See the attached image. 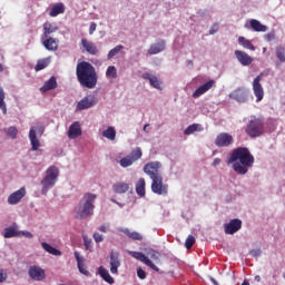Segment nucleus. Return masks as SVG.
I'll return each instance as SVG.
<instances>
[{
    "label": "nucleus",
    "instance_id": "nucleus-60",
    "mask_svg": "<svg viewBox=\"0 0 285 285\" xmlns=\"http://www.w3.org/2000/svg\"><path fill=\"white\" fill-rule=\"evenodd\" d=\"M255 282H262V276L256 275V276H255Z\"/></svg>",
    "mask_w": 285,
    "mask_h": 285
},
{
    "label": "nucleus",
    "instance_id": "nucleus-2",
    "mask_svg": "<svg viewBox=\"0 0 285 285\" xmlns=\"http://www.w3.org/2000/svg\"><path fill=\"white\" fill-rule=\"evenodd\" d=\"M76 76L78 82L82 88H88L89 90H92V88L97 87V81L99 77L97 76V70L90 62H78L76 67Z\"/></svg>",
    "mask_w": 285,
    "mask_h": 285
},
{
    "label": "nucleus",
    "instance_id": "nucleus-35",
    "mask_svg": "<svg viewBox=\"0 0 285 285\" xmlns=\"http://www.w3.org/2000/svg\"><path fill=\"white\" fill-rule=\"evenodd\" d=\"M120 233H124L125 235H127V237H129V239H134L135 242H141V239H144V236L141 234H139L138 232H130V229L128 228H121Z\"/></svg>",
    "mask_w": 285,
    "mask_h": 285
},
{
    "label": "nucleus",
    "instance_id": "nucleus-56",
    "mask_svg": "<svg viewBox=\"0 0 285 285\" xmlns=\"http://www.w3.org/2000/svg\"><path fill=\"white\" fill-rule=\"evenodd\" d=\"M249 255H250L252 257H261V255H262V249H252V250L249 252Z\"/></svg>",
    "mask_w": 285,
    "mask_h": 285
},
{
    "label": "nucleus",
    "instance_id": "nucleus-23",
    "mask_svg": "<svg viewBox=\"0 0 285 285\" xmlns=\"http://www.w3.org/2000/svg\"><path fill=\"white\" fill-rule=\"evenodd\" d=\"M73 255L77 262L79 273H81V275H85L86 277H90V272H88V269L86 268V264H83L85 259L81 254H79V252H75Z\"/></svg>",
    "mask_w": 285,
    "mask_h": 285
},
{
    "label": "nucleus",
    "instance_id": "nucleus-16",
    "mask_svg": "<svg viewBox=\"0 0 285 285\" xmlns=\"http://www.w3.org/2000/svg\"><path fill=\"white\" fill-rule=\"evenodd\" d=\"M230 144H233V135L228 132H222L215 139V145L218 148H228Z\"/></svg>",
    "mask_w": 285,
    "mask_h": 285
},
{
    "label": "nucleus",
    "instance_id": "nucleus-7",
    "mask_svg": "<svg viewBox=\"0 0 285 285\" xmlns=\"http://www.w3.org/2000/svg\"><path fill=\"white\" fill-rule=\"evenodd\" d=\"M151 193H154V195H159L160 197H166L168 195V184L164 183V176L151 180Z\"/></svg>",
    "mask_w": 285,
    "mask_h": 285
},
{
    "label": "nucleus",
    "instance_id": "nucleus-44",
    "mask_svg": "<svg viewBox=\"0 0 285 285\" xmlns=\"http://www.w3.org/2000/svg\"><path fill=\"white\" fill-rule=\"evenodd\" d=\"M124 46L122 45H118L116 46L114 49H111L108 55H107V59H112L114 57H117V55H119V52H121V50H124Z\"/></svg>",
    "mask_w": 285,
    "mask_h": 285
},
{
    "label": "nucleus",
    "instance_id": "nucleus-61",
    "mask_svg": "<svg viewBox=\"0 0 285 285\" xmlns=\"http://www.w3.org/2000/svg\"><path fill=\"white\" fill-rule=\"evenodd\" d=\"M148 124L144 126V132H148L147 128H148Z\"/></svg>",
    "mask_w": 285,
    "mask_h": 285
},
{
    "label": "nucleus",
    "instance_id": "nucleus-63",
    "mask_svg": "<svg viewBox=\"0 0 285 285\" xmlns=\"http://www.w3.org/2000/svg\"><path fill=\"white\" fill-rule=\"evenodd\" d=\"M0 72H3V65L0 63Z\"/></svg>",
    "mask_w": 285,
    "mask_h": 285
},
{
    "label": "nucleus",
    "instance_id": "nucleus-11",
    "mask_svg": "<svg viewBox=\"0 0 285 285\" xmlns=\"http://www.w3.org/2000/svg\"><path fill=\"white\" fill-rule=\"evenodd\" d=\"M28 276L30 279H33V282H43V279H46V269L39 265H31L28 268Z\"/></svg>",
    "mask_w": 285,
    "mask_h": 285
},
{
    "label": "nucleus",
    "instance_id": "nucleus-5",
    "mask_svg": "<svg viewBox=\"0 0 285 285\" xmlns=\"http://www.w3.org/2000/svg\"><path fill=\"white\" fill-rule=\"evenodd\" d=\"M246 134L249 137H261V135H264V120L252 117L247 124Z\"/></svg>",
    "mask_w": 285,
    "mask_h": 285
},
{
    "label": "nucleus",
    "instance_id": "nucleus-46",
    "mask_svg": "<svg viewBox=\"0 0 285 285\" xmlns=\"http://www.w3.org/2000/svg\"><path fill=\"white\" fill-rule=\"evenodd\" d=\"M276 57L281 63H285V49L284 47H278L276 49Z\"/></svg>",
    "mask_w": 285,
    "mask_h": 285
},
{
    "label": "nucleus",
    "instance_id": "nucleus-6",
    "mask_svg": "<svg viewBox=\"0 0 285 285\" xmlns=\"http://www.w3.org/2000/svg\"><path fill=\"white\" fill-rule=\"evenodd\" d=\"M142 155L144 153L141 151V148L137 147L130 153V155L121 158L119 164L121 168H130L135 161H139V159H141Z\"/></svg>",
    "mask_w": 285,
    "mask_h": 285
},
{
    "label": "nucleus",
    "instance_id": "nucleus-14",
    "mask_svg": "<svg viewBox=\"0 0 285 285\" xmlns=\"http://www.w3.org/2000/svg\"><path fill=\"white\" fill-rule=\"evenodd\" d=\"M226 235H235V233L242 230V219L234 218L224 225Z\"/></svg>",
    "mask_w": 285,
    "mask_h": 285
},
{
    "label": "nucleus",
    "instance_id": "nucleus-29",
    "mask_svg": "<svg viewBox=\"0 0 285 285\" xmlns=\"http://www.w3.org/2000/svg\"><path fill=\"white\" fill-rule=\"evenodd\" d=\"M3 237L4 239H12V237H20V232L17 227V224H13V226H10V227H6Z\"/></svg>",
    "mask_w": 285,
    "mask_h": 285
},
{
    "label": "nucleus",
    "instance_id": "nucleus-25",
    "mask_svg": "<svg viewBox=\"0 0 285 285\" xmlns=\"http://www.w3.org/2000/svg\"><path fill=\"white\" fill-rule=\"evenodd\" d=\"M166 50V41L158 40L156 43L150 45L148 49V55H159Z\"/></svg>",
    "mask_w": 285,
    "mask_h": 285
},
{
    "label": "nucleus",
    "instance_id": "nucleus-21",
    "mask_svg": "<svg viewBox=\"0 0 285 285\" xmlns=\"http://www.w3.org/2000/svg\"><path fill=\"white\" fill-rule=\"evenodd\" d=\"M29 140L31 145V150L35 153L41 148V141L37 138V127H31L29 130Z\"/></svg>",
    "mask_w": 285,
    "mask_h": 285
},
{
    "label": "nucleus",
    "instance_id": "nucleus-49",
    "mask_svg": "<svg viewBox=\"0 0 285 285\" xmlns=\"http://www.w3.org/2000/svg\"><path fill=\"white\" fill-rule=\"evenodd\" d=\"M20 236L22 235V237H26L27 239H32V237H35V235H32V233L28 232V230H19Z\"/></svg>",
    "mask_w": 285,
    "mask_h": 285
},
{
    "label": "nucleus",
    "instance_id": "nucleus-17",
    "mask_svg": "<svg viewBox=\"0 0 285 285\" xmlns=\"http://www.w3.org/2000/svg\"><path fill=\"white\" fill-rule=\"evenodd\" d=\"M26 197V187H21L20 189L13 191L8 196L7 203L9 206H17L21 199Z\"/></svg>",
    "mask_w": 285,
    "mask_h": 285
},
{
    "label": "nucleus",
    "instance_id": "nucleus-45",
    "mask_svg": "<svg viewBox=\"0 0 285 285\" xmlns=\"http://www.w3.org/2000/svg\"><path fill=\"white\" fill-rule=\"evenodd\" d=\"M107 79H117V67L109 66L106 71Z\"/></svg>",
    "mask_w": 285,
    "mask_h": 285
},
{
    "label": "nucleus",
    "instance_id": "nucleus-43",
    "mask_svg": "<svg viewBox=\"0 0 285 285\" xmlns=\"http://www.w3.org/2000/svg\"><path fill=\"white\" fill-rule=\"evenodd\" d=\"M145 253H146V257L154 259L155 262H157V259H159V257H161V254H159V252H157L153 248L146 249Z\"/></svg>",
    "mask_w": 285,
    "mask_h": 285
},
{
    "label": "nucleus",
    "instance_id": "nucleus-12",
    "mask_svg": "<svg viewBox=\"0 0 285 285\" xmlns=\"http://www.w3.org/2000/svg\"><path fill=\"white\" fill-rule=\"evenodd\" d=\"M262 77H264V75L259 73L253 80V92H254V97H256L257 102L264 99V87L262 86V82H259L262 81Z\"/></svg>",
    "mask_w": 285,
    "mask_h": 285
},
{
    "label": "nucleus",
    "instance_id": "nucleus-28",
    "mask_svg": "<svg viewBox=\"0 0 285 285\" xmlns=\"http://www.w3.org/2000/svg\"><path fill=\"white\" fill-rule=\"evenodd\" d=\"M127 190H130V185L128 183L118 181L112 185V191L116 193V195H125Z\"/></svg>",
    "mask_w": 285,
    "mask_h": 285
},
{
    "label": "nucleus",
    "instance_id": "nucleus-20",
    "mask_svg": "<svg viewBox=\"0 0 285 285\" xmlns=\"http://www.w3.org/2000/svg\"><path fill=\"white\" fill-rule=\"evenodd\" d=\"M41 43L46 50H49V52H56V50L59 48V39L57 38L47 37L41 39Z\"/></svg>",
    "mask_w": 285,
    "mask_h": 285
},
{
    "label": "nucleus",
    "instance_id": "nucleus-32",
    "mask_svg": "<svg viewBox=\"0 0 285 285\" xmlns=\"http://www.w3.org/2000/svg\"><path fill=\"white\" fill-rule=\"evenodd\" d=\"M249 27L252 30H254V32H266V30H268V27L262 24V22L256 19L249 20Z\"/></svg>",
    "mask_w": 285,
    "mask_h": 285
},
{
    "label": "nucleus",
    "instance_id": "nucleus-51",
    "mask_svg": "<svg viewBox=\"0 0 285 285\" xmlns=\"http://www.w3.org/2000/svg\"><path fill=\"white\" fill-rule=\"evenodd\" d=\"M137 276L139 277V279H146V271H144L141 267H138Z\"/></svg>",
    "mask_w": 285,
    "mask_h": 285
},
{
    "label": "nucleus",
    "instance_id": "nucleus-13",
    "mask_svg": "<svg viewBox=\"0 0 285 285\" xmlns=\"http://www.w3.org/2000/svg\"><path fill=\"white\" fill-rule=\"evenodd\" d=\"M141 78L145 79L146 81H149V85L151 86V88H155L156 90H163L164 89V82L161 81V79H159V77L150 73V72H144L141 75Z\"/></svg>",
    "mask_w": 285,
    "mask_h": 285
},
{
    "label": "nucleus",
    "instance_id": "nucleus-59",
    "mask_svg": "<svg viewBox=\"0 0 285 285\" xmlns=\"http://www.w3.org/2000/svg\"><path fill=\"white\" fill-rule=\"evenodd\" d=\"M110 202H112V204H117V206H119L120 208H124V204L115 200V198H111Z\"/></svg>",
    "mask_w": 285,
    "mask_h": 285
},
{
    "label": "nucleus",
    "instance_id": "nucleus-40",
    "mask_svg": "<svg viewBox=\"0 0 285 285\" xmlns=\"http://www.w3.org/2000/svg\"><path fill=\"white\" fill-rule=\"evenodd\" d=\"M238 43H239V46L245 48V50H252V51L255 50V46L253 45V42H250V40H248L242 36L238 38Z\"/></svg>",
    "mask_w": 285,
    "mask_h": 285
},
{
    "label": "nucleus",
    "instance_id": "nucleus-54",
    "mask_svg": "<svg viewBox=\"0 0 285 285\" xmlns=\"http://www.w3.org/2000/svg\"><path fill=\"white\" fill-rule=\"evenodd\" d=\"M266 41H275V31H271L267 35H265Z\"/></svg>",
    "mask_w": 285,
    "mask_h": 285
},
{
    "label": "nucleus",
    "instance_id": "nucleus-33",
    "mask_svg": "<svg viewBox=\"0 0 285 285\" xmlns=\"http://www.w3.org/2000/svg\"><path fill=\"white\" fill-rule=\"evenodd\" d=\"M136 194L138 197H146V179L139 178L136 183Z\"/></svg>",
    "mask_w": 285,
    "mask_h": 285
},
{
    "label": "nucleus",
    "instance_id": "nucleus-58",
    "mask_svg": "<svg viewBox=\"0 0 285 285\" xmlns=\"http://www.w3.org/2000/svg\"><path fill=\"white\" fill-rule=\"evenodd\" d=\"M219 164H222V159L215 158L214 161L212 163V166L216 167V166H219Z\"/></svg>",
    "mask_w": 285,
    "mask_h": 285
},
{
    "label": "nucleus",
    "instance_id": "nucleus-39",
    "mask_svg": "<svg viewBox=\"0 0 285 285\" xmlns=\"http://www.w3.org/2000/svg\"><path fill=\"white\" fill-rule=\"evenodd\" d=\"M99 275H100V277H102V279L105 282H107V284H115V278H112V276H110V273L108 272V269L100 267Z\"/></svg>",
    "mask_w": 285,
    "mask_h": 285
},
{
    "label": "nucleus",
    "instance_id": "nucleus-50",
    "mask_svg": "<svg viewBox=\"0 0 285 285\" xmlns=\"http://www.w3.org/2000/svg\"><path fill=\"white\" fill-rule=\"evenodd\" d=\"M94 239H95L96 244H101V242H104V235H101L99 233H95Z\"/></svg>",
    "mask_w": 285,
    "mask_h": 285
},
{
    "label": "nucleus",
    "instance_id": "nucleus-41",
    "mask_svg": "<svg viewBox=\"0 0 285 285\" xmlns=\"http://www.w3.org/2000/svg\"><path fill=\"white\" fill-rule=\"evenodd\" d=\"M48 66H50V58H45L42 60H38L35 70L36 72H39L40 70L48 68Z\"/></svg>",
    "mask_w": 285,
    "mask_h": 285
},
{
    "label": "nucleus",
    "instance_id": "nucleus-9",
    "mask_svg": "<svg viewBox=\"0 0 285 285\" xmlns=\"http://www.w3.org/2000/svg\"><path fill=\"white\" fill-rule=\"evenodd\" d=\"M128 254L130 255V257H134V259H137L138 262L145 264V266L151 268V271H156V273H159V267H157V265H155V263H153V261H150V258H148L146 254L132 250H129Z\"/></svg>",
    "mask_w": 285,
    "mask_h": 285
},
{
    "label": "nucleus",
    "instance_id": "nucleus-48",
    "mask_svg": "<svg viewBox=\"0 0 285 285\" xmlns=\"http://www.w3.org/2000/svg\"><path fill=\"white\" fill-rule=\"evenodd\" d=\"M82 239L86 250H92V239L88 238V236H83Z\"/></svg>",
    "mask_w": 285,
    "mask_h": 285
},
{
    "label": "nucleus",
    "instance_id": "nucleus-52",
    "mask_svg": "<svg viewBox=\"0 0 285 285\" xmlns=\"http://www.w3.org/2000/svg\"><path fill=\"white\" fill-rule=\"evenodd\" d=\"M219 31V23H214L209 29V35H216Z\"/></svg>",
    "mask_w": 285,
    "mask_h": 285
},
{
    "label": "nucleus",
    "instance_id": "nucleus-38",
    "mask_svg": "<svg viewBox=\"0 0 285 285\" xmlns=\"http://www.w3.org/2000/svg\"><path fill=\"white\" fill-rule=\"evenodd\" d=\"M0 110H2V115H8V106L6 105V91L3 87H0Z\"/></svg>",
    "mask_w": 285,
    "mask_h": 285
},
{
    "label": "nucleus",
    "instance_id": "nucleus-15",
    "mask_svg": "<svg viewBox=\"0 0 285 285\" xmlns=\"http://www.w3.org/2000/svg\"><path fill=\"white\" fill-rule=\"evenodd\" d=\"M94 106H97V99L95 96L89 95L78 101L76 110H88V108H92Z\"/></svg>",
    "mask_w": 285,
    "mask_h": 285
},
{
    "label": "nucleus",
    "instance_id": "nucleus-31",
    "mask_svg": "<svg viewBox=\"0 0 285 285\" xmlns=\"http://www.w3.org/2000/svg\"><path fill=\"white\" fill-rule=\"evenodd\" d=\"M55 88H57V78L52 76L49 80L45 81L40 92H48L49 90H55Z\"/></svg>",
    "mask_w": 285,
    "mask_h": 285
},
{
    "label": "nucleus",
    "instance_id": "nucleus-62",
    "mask_svg": "<svg viewBox=\"0 0 285 285\" xmlns=\"http://www.w3.org/2000/svg\"><path fill=\"white\" fill-rule=\"evenodd\" d=\"M242 285H250V283H248V281H244Z\"/></svg>",
    "mask_w": 285,
    "mask_h": 285
},
{
    "label": "nucleus",
    "instance_id": "nucleus-34",
    "mask_svg": "<svg viewBox=\"0 0 285 285\" xmlns=\"http://www.w3.org/2000/svg\"><path fill=\"white\" fill-rule=\"evenodd\" d=\"M41 247L43 248V250H46V253H49V255H55V257H61V250L57 249L52 245L42 242Z\"/></svg>",
    "mask_w": 285,
    "mask_h": 285
},
{
    "label": "nucleus",
    "instance_id": "nucleus-36",
    "mask_svg": "<svg viewBox=\"0 0 285 285\" xmlns=\"http://www.w3.org/2000/svg\"><path fill=\"white\" fill-rule=\"evenodd\" d=\"M194 132H204V126L200 124H191L185 130L184 135H193Z\"/></svg>",
    "mask_w": 285,
    "mask_h": 285
},
{
    "label": "nucleus",
    "instance_id": "nucleus-19",
    "mask_svg": "<svg viewBox=\"0 0 285 285\" xmlns=\"http://www.w3.org/2000/svg\"><path fill=\"white\" fill-rule=\"evenodd\" d=\"M110 273L111 275H117L119 266H121V261L119 259V253L111 250L110 253Z\"/></svg>",
    "mask_w": 285,
    "mask_h": 285
},
{
    "label": "nucleus",
    "instance_id": "nucleus-18",
    "mask_svg": "<svg viewBox=\"0 0 285 285\" xmlns=\"http://www.w3.org/2000/svg\"><path fill=\"white\" fill-rule=\"evenodd\" d=\"M212 88H215V80H208L207 82H205L204 85L199 86L191 95V97L194 99H199V97H202V95H206V92H208V90H210Z\"/></svg>",
    "mask_w": 285,
    "mask_h": 285
},
{
    "label": "nucleus",
    "instance_id": "nucleus-4",
    "mask_svg": "<svg viewBox=\"0 0 285 285\" xmlns=\"http://www.w3.org/2000/svg\"><path fill=\"white\" fill-rule=\"evenodd\" d=\"M58 179H59V167L55 165L49 166L46 169L45 177L41 180V186H42L41 194L47 195L48 190H50L51 188H55V184H57Z\"/></svg>",
    "mask_w": 285,
    "mask_h": 285
},
{
    "label": "nucleus",
    "instance_id": "nucleus-27",
    "mask_svg": "<svg viewBox=\"0 0 285 285\" xmlns=\"http://www.w3.org/2000/svg\"><path fill=\"white\" fill-rule=\"evenodd\" d=\"M81 46L83 50L88 52V55H97V52H99V49H97L95 42L88 41L86 38L81 39Z\"/></svg>",
    "mask_w": 285,
    "mask_h": 285
},
{
    "label": "nucleus",
    "instance_id": "nucleus-42",
    "mask_svg": "<svg viewBox=\"0 0 285 285\" xmlns=\"http://www.w3.org/2000/svg\"><path fill=\"white\" fill-rule=\"evenodd\" d=\"M4 132L7 135V137H9V139H16L17 135H19V129H17V127L11 126L4 129Z\"/></svg>",
    "mask_w": 285,
    "mask_h": 285
},
{
    "label": "nucleus",
    "instance_id": "nucleus-26",
    "mask_svg": "<svg viewBox=\"0 0 285 285\" xmlns=\"http://www.w3.org/2000/svg\"><path fill=\"white\" fill-rule=\"evenodd\" d=\"M43 32L41 35V39H48V37H50V35L57 32V30H59V27H57V24L55 23H50V22H45L43 26Z\"/></svg>",
    "mask_w": 285,
    "mask_h": 285
},
{
    "label": "nucleus",
    "instance_id": "nucleus-1",
    "mask_svg": "<svg viewBox=\"0 0 285 285\" xmlns=\"http://www.w3.org/2000/svg\"><path fill=\"white\" fill-rule=\"evenodd\" d=\"M227 164H232L234 173L237 175H246L249 168L255 164V157L246 147H238L232 151L227 159Z\"/></svg>",
    "mask_w": 285,
    "mask_h": 285
},
{
    "label": "nucleus",
    "instance_id": "nucleus-8",
    "mask_svg": "<svg viewBox=\"0 0 285 285\" xmlns=\"http://www.w3.org/2000/svg\"><path fill=\"white\" fill-rule=\"evenodd\" d=\"M161 168V164L159 161H151L144 166V173L145 175H148V177L153 180L159 179L161 176V173L159 169Z\"/></svg>",
    "mask_w": 285,
    "mask_h": 285
},
{
    "label": "nucleus",
    "instance_id": "nucleus-53",
    "mask_svg": "<svg viewBox=\"0 0 285 285\" xmlns=\"http://www.w3.org/2000/svg\"><path fill=\"white\" fill-rule=\"evenodd\" d=\"M8 279V273L4 269H0V284H3Z\"/></svg>",
    "mask_w": 285,
    "mask_h": 285
},
{
    "label": "nucleus",
    "instance_id": "nucleus-22",
    "mask_svg": "<svg viewBox=\"0 0 285 285\" xmlns=\"http://www.w3.org/2000/svg\"><path fill=\"white\" fill-rule=\"evenodd\" d=\"M234 55L240 66H250L253 63V57L248 56L246 51L236 50Z\"/></svg>",
    "mask_w": 285,
    "mask_h": 285
},
{
    "label": "nucleus",
    "instance_id": "nucleus-30",
    "mask_svg": "<svg viewBox=\"0 0 285 285\" xmlns=\"http://www.w3.org/2000/svg\"><path fill=\"white\" fill-rule=\"evenodd\" d=\"M65 12L66 6L62 2H58L50 9L49 17H59V14H63Z\"/></svg>",
    "mask_w": 285,
    "mask_h": 285
},
{
    "label": "nucleus",
    "instance_id": "nucleus-3",
    "mask_svg": "<svg viewBox=\"0 0 285 285\" xmlns=\"http://www.w3.org/2000/svg\"><path fill=\"white\" fill-rule=\"evenodd\" d=\"M97 196L92 193H86L75 207L76 219H88L95 215V202Z\"/></svg>",
    "mask_w": 285,
    "mask_h": 285
},
{
    "label": "nucleus",
    "instance_id": "nucleus-47",
    "mask_svg": "<svg viewBox=\"0 0 285 285\" xmlns=\"http://www.w3.org/2000/svg\"><path fill=\"white\" fill-rule=\"evenodd\" d=\"M195 244V236L193 235H189L187 238H186V242H185V247L187 249H190L193 248V245Z\"/></svg>",
    "mask_w": 285,
    "mask_h": 285
},
{
    "label": "nucleus",
    "instance_id": "nucleus-55",
    "mask_svg": "<svg viewBox=\"0 0 285 285\" xmlns=\"http://www.w3.org/2000/svg\"><path fill=\"white\" fill-rule=\"evenodd\" d=\"M108 228H110V224H102L98 227L100 233H108Z\"/></svg>",
    "mask_w": 285,
    "mask_h": 285
},
{
    "label": "nucleus",
    "instance_id": "nucleus-37",
    "mask_svg": "<svg viewBox=\"0 0 285 285\" xmlns=\"http://www.w3.org/2000/svg\"><path fill=\"white\" fill-rule=\"evenodd\" d=\"M102 137L109 139V141H115L117 139V130H115V127H108L102 131Z\"/></svg>",
    "mask_w": 285,
    "mask_h": 285
},
{
    "label": "nucleus",
    "instance_id": "nucleus-57",
    "mask_svg": "<svg viewBox=\"0 0 285 285\" xmlns=\"http://www.w3.org/2000/svg\"><path fill=\"white\" fill-rule=\"evenodd\" d=\"M95 30H97V23L91 22L89 26V35H95Z\"/></svg>",
    "mask_w": 285,
    "mask_h": 285
},
{
    "label": "nucleus",
    "instance_id": "nucleus-64",
    "mask_svg": "<svg viewBox=\"0 0 285 285\" xmlns=\"http://www.w3.org/2000/svg\"><path fill=\"white\" fill-rule=\"evenodd\" d=\"M283 277H284V279H285V274H283Z\"/></svg>",
    "mask_w": 285,
    "mask_h": 285
},
{
    "label": "nucleus",
    "instance_id": "nucleus-10",
    "mask_svg": "<svg viewBox=\"0 0 285 285\" xmlns=\"http://www.w3.org/2000/svg\"><path fill=\"white\" fill-rule=\"evenodd\" d=\"M250 91L244 87H239L232 91L228 97L229 99H234L237 104H246L248 101V95Z\"/></svg>",
    "mask_w": 285,
    "mask_h": 285
},
{
    "label": "nucleus",
    "instance_id": "nucleus-24",
    "mask_svg": "<svg viewBox=\"0 0 285 285\" xmlns=\"http://www.w3.org/2000/svg\"><path fill=\"white\" fill-rule=\"evenodd\" d=\"M77 137H81V124L79 121L71 124L68 130L69 139H77Z\"/></svg>",
    "mask_w": 285,
    "mask_h": 285
}]
</instances>
